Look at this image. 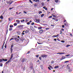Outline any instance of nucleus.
Segmentation results:
<instances>
[{"mask_svg": "<svg viewBox=\"0 0 73 73\" xmlns=\"http://www.w3.org/2000/svg\"><path fill=\"white\" fill-rule=\"evenodd\" d=\"M41 4L42 6H44V2H42Z\"/></svg>", "mask_w": 73, "mask_h": 73, "instance_id": "5701e85b", "label": "nucleus"}, {"mask_svg": "<svg viewBox=\"0 0 73 73\" xmlns=\"http://www.w3.org/2000/svg\"><path fill=\"white\" fill-rule=\"evenodd\" d=\"M0 18L1 19H2V20H3V16L2 15H1L0 17Z\"/></svg>", "mask_w": 73, "mask_h": 73, "instance_id": "dca6fc26", "label": "nucleus"}, {"mask_svg": "<svg viewBox=\"0 0 73 73\" xmlns=\"http://www.w3.org/2000/svg\"><path fill=\"white\" fill-rule=\"evenodd\" d=\"M14 40V38H11L10 40V41H12V40Z\"/></svg>", "mask_w": 73, "mask_h": 73, "instance_id": "a878e982", "label": "nucleus"}, {"mask_svg": "<svg viewBox=\"0 0 73 73\" xmlns=\"http://www.w3.org/2000/svg\"><path fill=\"white\" fill-rule=\"evenodd\" d=\"M48 69H49V70H51V69H50V67H48Z\"/></svg>", "mask_w": 73, "mask_h": 73, "instance_id": "680f3d73", "label": "nucleus"}, {"mask_svg": "<svg viewBox=\"0 0 73 73\" xmlns=\"http://www.w3.org/2000/svg\"><path fill=\"white\" fill-rule=\"evenodd\" d=\"M23 25H20L18 27V28L20 29H23Z\"/></svg>", "mask_w": 73, "mask_h": 73, "instance_id": "20e7f679", "label": "nucleus"}, {"mask_svg": "<svg viewBox=\"0 0 73 73\" xmlns=\"http://www.w3.org/2000/svg\"><path fill=\"white\" fill-rule=\"evenodd\" d=\"M3 61V60L2 59H0V62H1L2 61Z\"/></svg>", "mask_w": 73, "mask_h": 73, "instance_id": "72a5a7b5", "label": "nucleus"}, {"mask_svg": "<svg viewBox=\"0 0 73 73\" xmlns=\"http://www.w3.org/2000/svg\"><path fill=\"white\" fill-rule=\"evenodd\" d=\"M52 18V16H49V17H48V19H50V18Z\"/></svg>", "mask_w": 73, "mask_h": 73, "instance_id": "37998d69", "label": "nucleus"}, {"mask_svg": "<svg viewBox=\"0 0 73 73\" xmlns=\"http://www.w3.org/2000/svg\"><path fill=\"white\" fill-rule=\"evenodd\" d=\"M12 28H13V25H10V28H12Z\"/></svg>", "mask_w": 73, "mask_h": 73, "instance_id": "79ce46f5", "label": "nucleus"}, {"mask_svg": "<svg viewBox=\"0 0 73 73\" xmlns=\"http://www.w3.org/2000/svg\"><path fill=\"white\" fill-rule=\"evenodd\" d=\"M70 46V45H67V46H66V47H68V46Z\"/></svg>", "mask_w": 73, "mask_h": 73, "instance_id": "6e6d98bb", "label": "nucleus"}, {"mask_svg": "<svg viewBox=\"0 0 73 73\" xmlns=\"http://www.w3.org/2000/svg\"><path fill=\"white\" fill-rule=\"evenodd\" d=\"M52 37H56V35H53L52 36Z\"/></svg>", "mask_w": 73, "mask_h": 73, "instance_id": "c03bdc74", "label": "nucleus"}, {"mask_svg": "<svg viewBox=\"0 0 73 73\" xmlns=\"http://www.w3.org/2000/svg\"><path fill=\"white\" fill-rule=\"evenodd\" d=\"M35 2H40L39 0H36Z\"/></svg>", "mask_w": 73, "mask_h": 73, "instance_id": "c9c22d12", "label": "nucleus"}, {"mask_svg": "<svg viewBox=\"0 0 73 73\" xmlns=\"http://www.w3.org/2000/svg\"><path fill=\"white\" fill-rule=\"evenodd\" d=\"M7 30H6V34H7V33H8V30L7 29Z\"/></svg>", "mask_w": 73, "mask_h": 73, "instance_id": "09e8293b", "label": "nucleus"}, {"mask_svg": "<svg viewBox=\"0 0 73 73\" xmlns=\"http://www.w3.org/2000/svg\"><path fill=\"white\" fill-rule=\"evenodd\" d=\"M31 66L30 67L31 70H32L33 69V63H31Z\"/></svg>", "mask_w": 73, "mask_h": 73, "instance_id": "f03ea898", "label": "nucleus"}, {"mask_svg": "<svg viewBox=\"0 0 73 73\" xmlns=\"http://www.w3.org/2000/svg\"><path fill=\"white\" fill-rule=\"evenodd\" d=\"M30 29H31V31H33V32H34V31H35V29H34L33 28V27H32V26H30Z\"/></svg>", "mask_w": 73, "mask_h": 73, "instance_id": "7ed1b4c3", "label": "nucleus"}, {"mask_svg": "<svg viewBox=\"0 0 73 73\" xmlns=\"http://www.w3.org/2000/svg\"><path fill=\"white\" fill-rule=\"evenodd\" d=\"M65 56H62V58L60 59V60H64V59H65Z\"/></svg>", "mask_w": 73, "mask_h": 73, "instance_id": "6e6552de", "label": "nucleus"}, {"mask_svg": "<svg viewBox=\"0 0 73 73\" xmlns=\"http://www.w3.org/2000/svg\"><path fill=\"white\" fill-rule=\"evenodd\" d=\"M50 68H51V69H53V67H52V66H50Z\"/></svg>", "mask_w": 73, "mask_h": 73, "instance_id": "a19ab883", "label": "nucleus"}, {"mask_svg": "<svg viewBox=\"0 0 73 73\" xmlns=\"http://www.w3.org/2000/svg\"><path fill=\"white\" fill-rule=\"evenodd\" d=\"M45 29L46 30H48V29H49V28H46Z\"/></svg>", "mask_w": 73, "mask_h": 73, "instance_id": "3c124183", "label": "nucleus"}, {"mask_svg": "<svg viewBox=\"0 0 73 73\" xmlns=\"http://www.w3.org/2000/svg\"><path fill=\"white\" fill-rule=\"evenodd\" d=\"M67 24H68V23L66 22V23H64V25L65 26H66V25H67Z\"/></svg>", "mask_w": 73, "mask_h": 73, "instance_id": "7c9ffc66", "label": "nucleus"}, {"mask_svg": "<svg viewBox=\"0 0 73 73\" xmlns=\"http://www.w3.org/2000/svg\"><path fill=\"white\" fill-rule=\"evenodd\" d=\"M27 22H28V20L26 19V20H25V23H27Z\"/></svg>", "mask_w": 73, "mask_h": 73, "instance_id": "5fc2aeb1", "label": "nucleus"}, {"mask_svg": "<svg viewBox=\"0 0 73 73\" xmlns=\"http://www.w3.org/2000/svg\"><path fill=\"white\" fill-rule=\"evenodd\" d=\"M16 22H17V24H19V23H20V21L19 20L18 21V20H17L16 21Z\"/></svg>", "mask_w": 73, "mask_h": 73, "instance_id": "2eb2a0df", "label": "nucleus"}, {"mask_svg": "<svg viewBox=\"0 0 73 73\" xmlns=\"http://www.w3.org/2000/svg\"><path fill=\"white\" fill-rule=\"evenodd\" d=\"M38 13L39 14H41V13H42V12L41 11H38Z\"/></svg>", "mask_w": 73, "mask_h": 73, "instance_id": "4be33fe9", "label": "nucleus"}, {"mask_svg": "<svg viewBox=\"0 0 73 73\" xmlns=\"http://www.w3.org/2000/svg\"><path fill=\"white\" fill-rule=\"evenodd\" d=\"M42 28L41 27H39L38 28V29H41Z\"/></svg>", "mask_w": 73, "mask_h": 73, "instance_id": "a211bd4d", "label": "nucleus"}, {"mask_svg": "<svg viewBox=\"0 0 73 73\" xmlns=\"http://www.w3.org/2000/svg\"><path fill=\"white\" fill-rule=\"evenodd\" d=\"M59 67L58 66H55L54 67V69H57V68H58Z\"/></svg>", "mask_w": 73, "mask_h": 73, "instance_id": "f8f14e48", "label": "nucleus"}, {"mask_svg": "<svg viewBox=\"0 0 73 73\" xmlns=\"http://www.w3.org/2000/svg\"><path fill=\"white\" fill-rule=\"evenodd\" d=\"M35 20L37 22H38V23H40V19H35Z\"/></svg>", "mask_w": 73, "mask_h": 73, "instance_id": "9d476101", "label": "nucleus"}, {"mask_svg": "<svg viewBox=\"0 0 73 73\" xmlns=\"http://www.w3.org/2000/svg\"><path fill=\"white\" fill-rule=\"evenodd\" d=\"M52 19H53V20H55V21H58V19H55V18H52Z\"/></svg>", "mask_w": 73, "mask_h": 73, "instance_id": "423d86ee", "label": "nucleus"}, {"mask_svg": "<svg viewBox=\"0 0 73 73\" xmlns=\"http://www.w3.org/2000/svg\"><path fill=\"white\" fill-rule=\"evenodd\" d=\"M69 65V64H68L67 66V69H70V67L68 66Z\"/></svg>", "mask_w": 73, "mask_h": 73, "instance_id": "aec40b11", "label": "nucleus"}, {"mask_svg": "<svg viewBox=\"0 0 73 73\" xmlns=\"http://www.w3.org/2000/svg\"><path fill=\"white\" fill-rule=\"evenodd\" d=\"M29 31H28V30H27L25 31V33H28Z\"/></svg>", "mask_w": 73, "mask_h": 73, "instance_id": "f3484780", "label": "nucleus"}, {"mask_svg": "<svg viewBox=\"0 0 73 73\" xmlns=\"http://www.w3.org/2000/svg\"><path fill=\"white\" fill-rule=\"evenodd\" d=\"M27 25H29L30 24V23L29 22H28L27 23Z\"/></svg>", "mask_w": 73, "mask_h": 73, "instance_id": "bf43d9fd", "label": "nucleus"}, {"mask_svg": "<svg viewBox=\"0 0 73 73\" xmlns=\"http://www.w3.org/2000/svg\"><path fill=\"white\" fill-rule=\"evenodd\" d=\"M3 64L2 63L0 64V66H2Z\"/></svg>", "mask_w": 73, "mask_h": 73, "instance_id": "a18cd8bd", "label": "nucleus"}, {"mask_svg": "<svg viewBox=\"0 0 73 73\" xmlns=\"http://www.w3.org/2000/svg\"><path fill=\"white\" fill-rule=\"evenodd\" d=\"M69 61H66L64 62H65V63H66L67 62H69Z\"/></svg>", "mask_w": 73, "mask_h": 73, "instance_id": "e2e57ef3", "label": "nucleus"}, {"mask_svg": "<svg viewBox=\"0 0 73 73\" xmlns=\"http://www.w3.org/2000/svg\"><path fill=\"white\" fill-rule=\"evenodd\" d=\"M24 61H25V59H24V58H23L21 60V62H24Z\"/></svg>", "mask_w": 73, "mask_h": 73, "instance_id": "9b49d317", "label": "nucleus"}, {"mask_svg": "<svg viewBox=\"0 0 73 73\" xmlns=\"http://www.w3.org/2000/svg\"><path fill=\"white\" fill-rule=\"evenodd\" d=\"M3 48H4V45H3L2 47V49H3Z\"/></svg>", "mask_w": 73, "mask_h": 73, "instance_id": "13d9d810", "label": "nucleus"}, {"mask_svg": "<svg viewBox=\"0 0 73 73\" xmlns=\"http://www.w3.org/2000/svg\"><path fill=\"white\" fill-rule=\"evenodd\" d=\"M64 27H65V26H64V25H62V27L63 28H64Z\"/></svg>", "mask_w": 73, "mask_h": 73, "instance_id": "052dcab7", "label": "nucleus"}, {"mask_svg": "<svg viewBox=\"0 0 73 73\" xmlns=\"http://www.w3.org/2000/svg\"><path fill=\"white\" fill-rule=\"evenodd\" d=\"M52 15L53 16V17H56V16L54 14H52Z\"/></svg>", "mask_w": 73, "mask_h": 73, "instance_id": "412c9836", "label": "nucleus"}, {"mask_svg": "<svg viewBox=\"0 0 73 73\" xmlns=\"http://www.w3.org/2000/svg\"><path fill=\"white\" fill-rule=\"evenodd\" d=\"M54 9V8H52L51 9V11H52V10H53Z\"/></svg>", "mask_w": 73, "mask_h": 73, "instance_id": "0e129e2a", "label": "nucleus"}, {"mask_svg": "<svg viewBox=\"0 0 73 73\" xmlns=\"http://www.w3.org/2000/svg\"><path fill=\"white\" fill-rule=\"evenodd\" d=\"M14 40H15V41H17V42H18V41H19V39H18L17 38H14Z\"/></svg>", "mask_w": 73, "mask_h": 73, "instance_id": "39448f33", "label": "nucleus"}, {"mask_svg": "<svg viewBox=\"0 0 73 73\" xmlns=\"http://www.w3.org/2000/svg\"><path fill=\"white\" fill-rule=\"evenodd\" d=\"M8 19L9 21H11V20H12L13 19V18L12 17H11L10 18H9Z\"/></svg>", "mask_w": 73, "mask_h": 73, "instance_id": "1a4fd4ad", "label": "nucleus"}, {"mask_svg": "<svg viewBox=\"0 0 73 73\" xmlns=\"http://www.w3.org/2000/svg\"><path fill=\"white\" fill-rule=\"evenodd\" d=\"M72 71V70H70V69H69L68 71L69 72H71Z\"/></svg>", "mask_w": 73, "mask_h": 73, "instance_id": "ea45409f", "label": "nucleus"}, {"mask_svg": "<svg viewBox=\"0 0 73 73\" xmlns=\"http://www.w3.org/2000/svg\"><path fill=\"white\" fill-rule=\"evenodd\" d=\"M5 48H7V45H6V44L5 45Z\"/></svg>", "mask_w": 73, "mask_h": 73, "instance_id": "49530a36", "label": "nucleus"}, {"mask_svg": "<svg viewBox=\"0 0 73 73\" xmlns=\"http://www.w3.org/2000/svg\"><path fill=\"white\" fill-rule=\"evenodd\" d=\"M45 10L46 11H47V10H48V8H46L45 9Z\"/></svg>", "mask_w": 73, "mask_h": 73, "instance_id": "774afa93", "label": "nucleus"}, {"mask_svg": "<svg viewBox=\"0 0 73 73\" xmlns=\"http://www.w3.org/2000/svg\"><path fill=\"white\" fill-rule=\"evenodd\" d=\"M9 30L10 31H12V28H10L9 29Z\"/></svg>", "mask_w": 73, "mask_h": 73, "instance_id": "e433bc0d", "label": "nucleus"}, {"mask_svg": "<svg viewBox=\"0 0 73 73\" xmlns=\"http://www.w3.org/2000/svg\"><path fill=\"white\" fill-rule=\"evenodd\" d=\"M24 21H25V20H24V19H23L22 20H21V23H23V22H24Z\"/></svg>", "mask_w": 73, "mask_h": 73, "instance_id": "6ab92c4d", "label": "nucleus"}, {"mask_svg": "<svg viewBox=\"0 0 73 73\" xmlns=\"http://www.w3.org/2000/svg\"><path fill=\"white\" fill-rule=\"evenodd\" d=\"M59 36V34H58L56 35V37H58Z\"/></svg>", "mask_w": 73, "mask_h": 73, "instance_id": "8fccbe9b", "label": "nucleus"}, {"mask_svg": "<svg viewBox=\"0 0 73 73\" xmlns=\"http://www.w3.org/2000/svg\"><path fill=\"white\" fill-rule=\"evenodd\" d=\"M29 1L30 3H31V4H33V2L32 1H31V0H29Z\"/></svg>", "mask_w": 73, "mask_h": 73, "instance_id": "2f4dec72", "label": "nucleus"}, {"mask_svg": "<svg viewBox=\"0 0 73 73\" xmlns=\"http://www.w3.org/2000/svg\"><path fill=\"white\" fill-rule=\"evenodd\" d=\"M41 57H43V58H44V57H47V55H45V54H43L41 55Z\"/></svg>", "mask_w": 73, "mask_h": 73, "instance_id": "f257e3e1", "label": "nucleus"}, {"mask_svg": "<svg viewBox=\"0 0 73 73\" xmlns=\"http://www.w3.org/2000/svg\"><path fill=\"white\" fill-rule=\"evenodd\" d=\"M17 33H18V35H20V32H17Z\"/></svg>", "mask_w": 73, "mask_h": 73, "instance_id": "f704fd0d", "label": "nucleus"}, {"mask_svg": "<svg viewBox=\"0 0 73 73\" xmlns=\"http://www.w3.org/2000/svg\"><path fill=\"white\" fill-rule=\"evenodd\" d=\"M61 42H62L63 43H65V40H61Z\"/></svg>", "mask_w": 73, "mask_h": 73, "instance_id": "473e14b6", "label": "nucleus"}, {"mask_svg": "<svg viewBox=\"0 0 73 73\" xmlns=\"http://www.w3.org/2000/svg\"><path fill=\"white\" fill-rule=\"evenodd\" d=\"M35 24V23L34 22L32 23H31L32 25H34Z\"/></svg>", "mask_w": 73, "mask_h": 73, "instance_id": "de8ad7c7", "label": "nucleus"}, {"mask_svg": "<svg viewBox=\"0 0 73 73\" xmlns=\"http://www.w3.org/2000/svg\"><path fill=\"white\" fill-rule=\"evenodd\" d=\"M54 62L53 60H52L51 62V64H53Z\"/></svg>", "mask_w": 73, "mask_h": 73, "instance_id": "c85d7f7f", "label": "nucleus"}, {"mask_svg": "<svg viewBox=\"0 0 73 73\" xmlns=\"http://www.w3.org/2000/svg\"><path fill=\"white\" fill-rule=\"evenodd\" d=\"M13 54H12L11 55V56L10 58L12 59V58H13Z\"/></svg>", "mask_w": 73, "mask_h": 73, "instance_id": "4468645a", "label": "nucleus"}, {"mask_svg": "<svg viewBox=\"0 0 73 73\" xmlns=\"http://www.w3.org/2000/svg\"><path fill=\"white\" fill-rule=\"evenodd\" d=\"M39 59L40 60H41V57H39Z\"/></svg>", "mask_w": 73, "mask_h": 73, "instance_id": "4d7b16f0", "label": "nucleus"}, {"mask_svg": "<svg viewBox=\"0 0 73 73\" xmlns=\"http://www.w3.org/2000/svg\"><path fill=\"white\" fill-rule=\"evenodd\" d=\"M11 60H12V59H11V58H10L9 60L8 61L9 62H11Z\"/></svg>", "mask_w": 73, "mask_h": 73, "instance_id": "b1692460", "label": "nucleus"}, {"mask_svg": "<svg viewBox=\"0 0 73 73\" xmlns=\"http://www.w3.org/2000/svg\"><path fill=\"white\" fill-rule=\"evenodd\" d=\"M24 34H25L23 32L22 33V35H24Z\"/></svg>", "mask_w": 73, "mask_h": 73, "instance_id": "338daca9", "label": "nucleus"}, {"mask_svg": "<svg viewBox=\"0 0 73 73\" xmlns=\"http://www.w3.org/2000/svg\"><path fill=\"white\" fill-rule=\"evenodd\" d=\"M17 25V23H15L14 24V26H16Z\"/></svg>", "mask_w": 73, "mask_h": 73, "instance_id": "bb28decb", "label": "nucleus"}, {"mask_svg": "<svg viewBox=\"0 0 73 73\" xmlns=\"http://www.w3.org/2000/svg\"><path fill=\"white\" fill-rule=\"evenodd\" d=\"M2 60H3V61H8V59H3Z\"/></svg>", "mask_w": 73, "mask_h": 73, "instance_id": "ddd939ff", "label": "nucleus"}, {"mask_svg": "<svg viewBox=\"0 0 73 73\" xmlns=\"http://www.w3.org/2000/svg\"><path fill=\"white\" fill-rule=\"evenodd\" d=\"M43 8L44 9H45V8H46V7L44 6V7H43Z\"/></svg>", "mask_w": 73, "mask_h": 73, "instance_id": "69168bd1", "label": "nucleus"}, {"mask_svg": "<svg viewBox=\"0 0 73 73\" xmlns=\"http://www.w3.org/2000/svg\"><path fill=\"white\" fill-rule=\"evenodd\" d=\"M44 16V14H42L41 15V17H43V16Z\"/></svg>", "mask_w": 73, "mask_h": 73, "instance_id": "cd10ccee", "label": "nucleus"}, {"mask_svg": "<svg viewBox=\"0 0 73 73\" xmlns=\"http://www.w3.org/2000/svg\"><path fill=\"white\" fill-rule=\"evenodd\" d=\"M58 0H55V1L56 3H58Z\"/></svg>", "mask_w": 73, "mask_h": 73, "instance_id": "c756f323", "label": "nucleus"}, {"mask_svg": "<svg viewBox=\"0 0 73 73\" xmlns=\"http://www.w3.org/2000/svg\"><path fill=\"white\" fill-rule=\"evenodd\" d=\"M10 3H11V1H8V2H7V4H10Z\"/></svg>", "mask_w": 73, "mask_h": 73, "instance_id": "603ef678", "label": "nucleus"}, {"mask_svg": "<svg viewBox=\"0 0 73 73\" xmlns=\"http://www.w3.org/2000/svg\"><path fill=\"white\" fill-rule=\"evenodd\" d=\"M34 27L35 28H37V26H34Z\"/></svg>", "mask_w": 73, "mask_h": 73, "instance_id": "864d4df0", "label": "nucleus"}, {"mask_svg": "<svg viewBox=\"0 0 73 73\" xmlns=\"http://www.w3.org/2000/svg\"><path fill=\"white\" fill-rule=\"evenodd\" d=\"M13 1H11L10 3V5H11V4H12V3H13Z\"/></svg>", "mask_w": 73, "mask_h": 73, "instance_id": "4c0bfd02", "label": "nucleus"}, {"mask_svg": "<svg viewBox=\"0 0 73 73\" xmlns=\"http://www.w3.org/2000/svg\"><path fill=\"white\" fill-rule=\"evenodd\" d=\"M35 56H36V57L38 58V57L39 56V55L38 54L37 55H36Z\"/></svg>", "mask_w": 73, "mask_h": 73, "instance_id": "58836bf2", "label": "nucleus"}, {"mask_svg": "<svg viewBox=\"0 0 73 73\" xmlns=\"http://www.w3.org/2000/svg\"><path fill=\"white\" fill-rule=\"evenodd\" d=\"M42 32H43V30L41 29L39 31L40 33V34L42 33Z\"/></svg>", "mask_w": 73, "mask_h": 73, "instance_id": "0eeeda50", "label": "nucleus"}, {"mask_svg": "<svg viewBox=\"0 0 73 73\" xmlns=\"http://www.w3.org/2000/svg\"><path fill=\"white\" fill-rule=\"evenodd\" d=\"M13 44H12L11 46V48L12 49L13 47Z\"/></svg>", "mask_w": 73, "mask_h": 73, "instance_id": "393cba45", "label": "nucleus"}]
</instances>
